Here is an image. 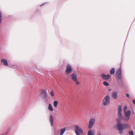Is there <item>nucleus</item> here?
<instances>
[{"label":"nucleus","mask_w":135,"mask_h":135,"mask_svg":"<svg viewBox=\"0 0 135 135\" xmlns=\"http://www.w3.org/2000/svg\"><path fill=\"white\" fill-rule=\"evenodd\" d=\"M96 119L95 118H90L89 121V124L88 125V128L90 129L92 128L95 123Z\"/></svg>","instance_id":"39448f33"},{"label":"nucleus","mask_w":135,"mask_h":135,"mask_svg":"<svg viewBox=\"0 0 135 135\" xmlns=\"http://www.w3.org/2000/svg\"><path fill=\"white\" fill-rule=\"evenodd\" d=\"M72 71V68L71 66L69 64L67 65L66 67V69L65 72L67 73V75L71 73Z\"/></svg>","instance_id":"423d86ee"},{"label":"nucleus","mask_w":135,"mask_h":135,"mask_svg":"<svg viewBox=\"0 0 135 135\" xmlns=\"http://www.w3.org/2000/svg\"><path fill=\"white\" fill-rule=\"evenodd\" d=\"M1 62L3 63L4 65L6 66H8V61L6 59H2L1 60Z\"/></svg>","instance_id":"9b49d317"},{"label":"nucleus","mask_w":135,"mask_h":135,"mask_svg":"<svg viewBox=\"0 0 135 135\" xmlns=\"http://www.w3.org/2000/svg\"><path fill=\"white\" fill-rule=\"evenodd\" d=\"M103 83L104 85L106 86H108L109 85V83L106 81H105Z\"/></svg>","instance_id":"412c9836"},{"label":"nucleus","mask_w":135,"mask_h":135,"mask_svg":"<svg viewBox=\"0 0 135 135\" xmlns=\"http://www.w3.org/2000/svg\"><path fill=\"white\" fill-rule=\"evenodd\" d=\"M130 134L131 135H134V132L133 131H131L129 132Z\"/></svg>","instance_id":"a878e982"},{"label":"nucleus","mask_w":135,"mask_h":135,"mask_svg":"<svg viewBox=\"0 0 135 135\" xmlns=\"http://www.w3.org/2000/svg\"><path fill=\"white\" fill-rule=\"evenodd\" d=\"M74 81L76 83V84L77 85H79L80 82H79V81H78V80L77 79H76V80H75Z\"/></svg>","instance_id":"b1692460"},{"label":"nucleus","mask_w":135,"mask_h":135,"mask_svg":"<svg viewBox=\"0 0 135 135\" xmlns=\"http://www.w3.org/2000/svg\"><path fill=\"white\" fill-rule=\"evenodd\" d=\"M115 72V69L114 68H112L110 71V73L111 74H113Z\"/></svg>","instance_id":"a211bd4d"},{"label":"nucleus","mask_w":135,"mask_h":135,"mask_svg":"<svg viewBox=\"0 0 135 135\" xmlns=\"http://www.w3.org/2000/svg\"><path fill=\"white\" fill-rule=\"evenodd\" d=\"M66 131V128H64L61 129L60 132V135H63Z\"/></svg>","instance_id":"2eb2a0df"},{"label":"nucleus","mask_w":135,"mask_h":135,"mask_svg":"<svg viewBox=\"0 0 135 135\" xmlns=\"http://www.w3.org/2000/svg\"><path fill=\"white\" fill-rule=\"evenodd\" d=\"M44 100L45 103L47 104H49V102L48 100L47 99H46V98Z\"/></svg>","instance_id":"4be33fe9"},{"label":"nucleus","mask_w":135,"mask_h":135,"mask_svg":"<svg viewBox=\"0 0 135 135\" xmlns=\"http://www.w3.org/2000/svg\"><path fill=\"white\" fill-rule=\"evenodd\" d=\"M119 133L120 134H122L123 133V131L122 130H119Z\"/></svg>","instance_id":"cd10ccee"},{"label":"nucleus","mask_w":135,"mask_h":135,"mask_svg":"<svg viewBox=\"0 0 135 135\" xmlns=\"http://www.w3.org/2000/svg\"><path fill=\"white\" fill-rule=\"evenodd\" d=\"M42 5H41V6H42Z\"/></svg>","instance_id":"2f4dec72"},{"label":"nucleus","mask_w":135,"mask_h":135,"mask_svg":"<svg viewBox=\"0 0 135 135\" xmlns=\"http://www.w3.org/2000/svg\"><path fill=\"white\" fill-rule=\"evenodd\" d=\"M131 114V113H129L124 114V116L123 117L122 115V117L121 118H119V119L120 120L122 119L125 122H128L131 119L130 115Z\"/></svg>","instance_id":"7ed1b4c3"},{"label":"nucleus","mask_w":135,"mask_h":135,"mask_svg":"<svg viewBox=\"0 0 135 135\" xmlns=\"http://www.w3.org/2000/svg\"><path fill=\"white\" fill-rule=\"evenodd\" d=\"M120 120L117 119L116 121L117 122V125L114 126V127H117L119 130H122L129 127V125L127 123H122Z\"/></svg>","instance_id":"f257e3e1"},{"label":"nucleus","mask_w":135,"mask_h":135,"mask_svg":"<svg viewBox=\"0 0 135 135\" xmlns=\"http://www.w3.org/2000/svg\"><path fill=\"white\" fill-rule=\"evenodd\" d=\"M75 128L78 131H79L80 132L83 133V130L78 126H76Z\"/></svg>","instance_id":"4468645a"},{"label":"nucleus","mask_w":135,"mask_h":135,"mask_svg":"<svg viewBox=\"0 0 135 135\" xmlns=\"http://www.w3.org/2000/svg\"><path fill=\"white\" fill-rule=\"evenodd\" d=\"M102 76L103 78L105 80H107L110 77V75H105L104 74H102Z\"/></svg>","instance_id":"1a4fd4ad"},{"label":"nucleus","mask_w":135,"mask_h":135,"mask_svg":"<svg viewBox=\"0 0 135 135\" xmlns=\"http://www.w3.org/2000/svg\"><path fill=\"white\" fill-rule=\"evenodd\" d=\"M122 107L121 105H119L118 107V118H121L122 117Z\"/></svg>","instance_id":"0eeeda50"},{"label":"nucleus","mask_w":135,"mask_h":135,"mask_svg":"<svg viewBox=\"0 0 135 135\" xmlns=\"http://www.w3.org/2000/svg\"><path fill=\"white\" fill-rule=\"evenodd\" d=\"M87 135H95L93 133H92L91 130H89L88 132Z\"/></svg>","instance_id":"aec40b11"},{"label":"nucleus","mask_w":135,"mask_h":135,"mask_svg":"<svg viewBox=\"0 0 135 135\" xmlns=\"http://www.w3.org/2000/svg\"><path fill=\"white\" fill-rule=\"evenodd\" d=\"M41 94L43 98L44 99H45L47 96V93L46 90H44L42 91Z\"/></svg>","instance_id":"6e6552de"},{"label":"nucleus","mask_w":135,"mask_h":135,"mask_svg":"<svg viewBox=\"0 0 135 135\" xmlns=\"http://www.w3.org/2000/svg\"><path fill=\"white\" fill-rule=\"evenodd\" d=\"M99 135H102L101 134V133H99Z\"/></svg>","instance_id":"7c9ffc66"},{"label":"nucleus","mask_w":135,"mask_h":135,"mask_svg":"<svg viewBox=\"0 0 135 135\" xmlns=\"http://www.w3.org/2000/svg\"><path fill=\"white\" fill-rule=\"evenodd\" d=\"M126 96L128 98H129V95L128 94H126Z\"/></svg>","instance_id":"c85d7f7f"},{"label":"nucleus","mask_w":135,"mask_h":135,"mask_svg":"<svg viewBox=\"0 0 135 135\" xmlns=\"http://www.w3.org/2000/svg\"><path fill=\"white\" fill-rule=\"evenodd\" d=\"M127 109V106H125L124 108V114H127V113H131V112L130 110H128L127 111H126Z\"/></svg>","instance_id":"ddd939ff"},{"label":"nucleus","mask_w":135,"mask_h":135,"mask_svg":"<svg viewBox=\"0 0 135 135\" xmlns=\"http://www.w3.org/2000/svg\"><path fill=\"white\" fill-rule=\"evenodd\" d=\"M48 109L50 111H52L53 110V108L51 104H49Z\"/></svg>","instance_id":"f3484780"},{"label":"nucleus","mask_w":135,"mask_h":135,"mask_svg":"<svg viewBox=\"0 0 135 135\" xmlns=\"http://www.w3.org/2000/svg\"><path fill=\"white\" fill-rule=\"evenodd\" d=\"M59 131L58 132V133H59Z\"/></svg>","instance_id":"72a5a7b5"},{"label":"nucleus","mask_w":135,"mask_h":135,"mask_svg":"<svg viewBox=\"0 0 135 135\" xmlns=\"http://www.w3.org/2000/svg\"><path fill=\"white\" fill-rule=\"evenodd\" d=\"M75 131L77 135H80L79 132L76 130H75Z\"/></svg>","instance_id":"bb28decb"},{"label":"nucleus","mask_w":135,"mask_h":135,"mask_svg":"<svg viewBox=\"0 0 135 135\" xmlns=\"http://www.w3.org/2000/svg\"><path fill=\"white\" fill-rule=\"evenodd\" d=\"M115 78L119 83L121 81L123 76L122 75V68L120 67L116 72Z\"/></svg>","instance_id":"f03ea898"},{"label":"nucleus","mask_w":135,"mask_h":135,"mask_svg":"<svg viewBox=\"0 0 135 135\" xmlns=\"http://www.w3.org/2000/svg\"><path fill=\"white\" fill-rule=\"evenodd\" d=\"M2 13L0 11V23L1 22L2 20Z\"/></svg>","instance_id":"5701e85b"},{"label":"nucleus","mask_w":135,"mask_h":135,"mask_svg":"<svg viewBox=\"0 0 135 135\" xmlns=\"http://www.w3.org/2000/svg\"><path fill=\"white\" fill-rule=\"evenodd\" d=\"M50 123L51 125V126L53 125V119L52 115H50Z\"/></svg>","instance_id":"dca6fc26"},{"label":"nucleus","mask_w":135,"mask_h":135,"mask_svg":"<svg viewBox=\"0 0 135 135\" xmlns=\"http://www.w3.org/2000/svg\"><path fill=\"white\" fill-rule=\"evenodd\" d=\"M71 77L72 80L74 81L77 79V76L74 73L72 74L71 75Z\"/></svg>","instance_id":"f8f14e48"},{"label":"nucleus","mask_w":135,"mask_h":135,"mask_svg":"<svg viewBox=\"0 0 135 135\" xmlns=\"http://www.w3.org/2000/svg\"><path fill=\"white\" fill-rule=\"evenodd\" d=\"M50 95L52 97H54V93L53 90H52L51 92Z\"/></svg>","instance_id":"393cba45"},{"label":"nucleus","mask_w":135,"mask_h":135,"mask_svg":"<svg viewBox=\"0 0 135 135\" xmlns=\"http://www.w3.org/2000/svg\"><path fill=\"white\" fill-rule=\"evenodd\" d=\"M58 104V102L56 100L53 103V105L55 107H57V104Z\"/></svg>","instance_id":"6ab92c4d"},{"label":"nucleus","mask_w":135,"mask_h":135,"mask_svg":"<svg viewBox=\"0 0 135 135\" xmlns=\"http://www.w3.org/2000/svg\"><path fill=\"white\" fill-rule=\"evenodd\" d=\"M110 98L109 96L107 95L105 96L102 100L103 105L106 106L109 104L110 102Z\"/></svg>","instance_id":"20e7f679"},{"label":"nucleus","mask_w":135,"mask_h":135,"mask_svg":"<svg viewBox=\"0 0 135 135\" xmlns=\"http://www.w3.org/2000/svg\"><path fill=\"white\" fill-rule=\"evenodd\" d=\"M133 102L135 105V100H133Z\"/></svg>","instance_id":"c756f323"},{"label":"nucleus","mask_w":135,"mask_h":135,"mask_svg":"<svg viewBox=\"0 0 135 135\" xmlns=\"http://www.w3.org/2000/svg\"><path fill=\"white\" fill-rule=\"evenodd\" d=\"M111 96L114 99H117L118 97L117 93V92H114L112 93Z\"/></svg>","instance_id":"9d476101"},{"label":"nucleus","mask_w":135,"mask_h":135,"mask_svg":"<svg viewBox=\"0 0 135 135\" xmlns=\"http://www.w3.org/2000/svg\"><path fill=\"white\" fill-rule=\"evenodd\" d=\"M2 135H4V134H3Z\"/></svg>","instance_id":"473e14b6"}]
</instances>
